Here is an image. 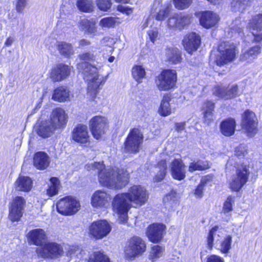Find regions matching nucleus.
<instances>
[{"label":"nucleus","mask_w":262,"mask_h":262,"mask_svg":"<svg viewBox=\"0 0 262 262\" xmlns=\"http://www.w3.org/2000/svg\"><path fill=\"white\" fill-rule=\"evenodd\" d=\"M56 130L49 120L40 122L37 126L36 132L37 135L42 138L51 137Z\"/></svg>","instance_id":"7c9ffc66"},{"label":"nucleus","mask_w":262,"mask_h":262,"mask_svg":"<svg viewBox=\"0 0 262 262\" xmlns=\"http://www.w3.org/2000/svg\"><path fill=\"white\" fill-rule=\"evenodd\" d=\"M79 27L81 31H84L85 34L88 35H95L97 32L96 22L94 19L83 18L81 19L79 23Z\"/></svg>","instance_id":"473e14b6"},{"label":"nucleus","mask_w":262,"mask_h":262,"mask_svg":"<svg viewBox=\"0 0 262 262\" xmlns=\"http://www.w3.org/2000/svg\"><path fill=\"white\" fill-rule=\"evenodd\" d=\"M132 74L134 79L139 83L142 82L146 75L145 69L141 66H135L132 69Z\"/></svg>","instance_id":"37998d69"},{"label":"nucleus","mask_w":262,"mask_h":262,"mask_svg":"<svg viewBox=\"0 0 262 262\" xmlns=\"http://www.w3.org/2000/svg\"><path fill=\"white\" fill-rule=\"evenodd\" d=\"M170 171L172 178L176 180H182L185 177V165L181 159H174L169 161Z\"/></svg>","instance_id":"5701e85b"},{"label":"nucleus","mask_w":262,"mask_h":262,"mask_svg":"<svg viewBox=\"0 0 262 262\" xmlns=\"http://www.w3.org/2000/svg\"><path fill=\"white\" fill-rule=\"evenodd\" d=\"M262 46L259 43L248 49L243 50L240 55L239 60L247 63L252 62L261 53Z\"/></svg>","instance_id":"a878e982"},{"label":"nucleus","mask_w":262,"mask_h":262,"mask_svg":"<svg viewBox=\"0 0 262 262\" xmlns=\"http://www.w3.org/2000/svg\"><path fill=\"white\" fill-rule=\"evenodd\" d=\"M205 186L201 185L198 186L195 189L194 194L196 197L201 198L203 196L204 188Z\"/></svg>","instance_id":"0e129e2a"},{"label":"nucleus","mask_w":262,"mask_h":262,"mask_svg":"<svg viewBox=\"0 0 262 262\" xmlns=\"http://www.w3.org/2000/svg\"><path fill=\"white\" fill-rule=\"evenodd\" d=\"M88 262H110V259L103 252H95L90 256Z\"/></svg>","instance_id":"a18cd8bd"},{"label":"nucleus","mask_w":262,"mask_h":262,"mask_svg":"<svg viewBox=\"0 0 262 262\" xmlns=\"http://www.w3.org/2000/svg\"><path fill=\"white\" fill-rule=\"evenodd\" d=\"M80 58L84 61H91L94 59L95 56L90 53H84L79 55Z\"/></svg>","instance_id":"e2e57ef3"},{"label":"nucleus","mask_w":262,"mask_h":262,"mask_svg":"<svg viewBox=\"0 0 262 262\" xmlns=\"http://www.w3.org/2000/svg\"><path fill=\"white\" fill-rule=\"evenodd\" d=\"M177 81V73L173 70L163 71L158 76L156 84L160 91H168L172 89Z\"/></svg>","instance_id":"1a4fd4ad"},{"label":"nucleus","mask_w":262,"mask_h":262,"mask_svg":"<svg viewBox=\"0 0 262 262\" xmlns=\"http://www.w3.org/2000/svg\"><path fill=\"white\" fill-rule=\"evenodd\" d=\"M77 69L82 72L84 79L88 81V91L91 95L95 96L99 86L104 83L106 78L98 74V68L86 61L77 64Z\"/></svg>","instance_id":"f03ea898"},{"label":"nucleus","mask_w":262,"mask_h":262,"mask_svg":"<svg viewBox=\"0 0 262 262\" xmlns=\"http://www.w3.org/2000/svg\"><path fill=\"white\" fill-rule=\"evenodd\" d=\"M251 2L252 0H232L231 8L233 11L243 12Z\"/></svg>","instance_id":"a19ab883"},{"label":"nucleus","mask_w":262,"mask_h":262,"mask_svg":"<svg viewBox=\"0 0 262 262\" xmlns=\"http://www.w3.org/2000/svg\"><path fill=\"white\" fill-rule=\"evenodd\" d=\"M214 104L210 101H207L204 102L203 107V113L205 121L209 124L213 120V115L212 112L214 110Z\"/></svg>","instance_id":"e433bc0d"},{"label":"nucleus","mask_w":262,"mask_h":262,"mask_svg":"<svg viewBox=\"0 0 262 262\" xmlns=\"http://www.w3.org/2000/svg\"><path fill=\"white\" fill-rule=\"evenodd\" d=\"M112 229L106 220H98L93 222L89 226L90 234L96 239H102L106 236Z\"/></svg>","instance_id":"f8f14e48"},{"label":"nucleus","mask_w":262,"mask_h":262,"mask_svg":"<svg viewBox=\"0 0 262 262\" xmlns=\"http://www.w3.org/2000/svg\"><path fill=\"white\" fill-rule=\"evenodd\" d=\"M177 199V193L176 192L171 190L169 193L167 194L163 199V201L165 203H168L170 202H174Z\"/></svg>","instance_id":"13d9d810"},{"label":"nucleus","mask_w":262,"mask_h":262,"mask_svg":"<svg viewBox=\"0 0 262 262\" xmlns=\"http://www.w3.org/2000/svg\"><path fill=\"white\" fill-rule=\"evenodd\" d=\"M236 168L235 173L231 176L229 181V185L232 191L238 192L248 182L250 172L248 165H237Z\"/></svg>","instance_id":"7ed1b4c3"},{"label":"nucleus","mask_w":262,"mask_h":262,"mask_svg":"<svg viewBox=\"0 0 262 262\" xmlns=\"http://www.w3.org/2000/svg\"><path fill=\"white\" fill-rule=\"evenodd\" d=\"M242 127L249 137H253L258 132V120L255 114L249 110L242 117Z\"/></svg>","instance_id":"9b49d317"},{"label":"nucleus","mask_w":262,"mask_h":262,"mask_svg":"<svg viewBox=\"0 0 262 262\" xmlns=\"http://www.w3.org/2000/svg\"><path fill=\"white\" fill-rule=\"evenodd\" d=\"M130 202L125 193L117 194L113 201V210L120 215L121 223H124L127 221V212L131 207Z\"/></svg>","instance_id":"0eeeda50"},{"label":"nucleus","mask_w":262,"mask_h":262,"mask_svg":"<svg viewBox=\"0 0 262 262\" xmlns=\"http://www.w3.org/2000/svg\"><path fill=\"white\" fill-rule=\"evenodd\" d=\"M90 43H91L90 41L88 40L84 39H81L79 41V47H82L85 46H88V45H90Z\"/></svg>","instance_id":"774afa93"},{"label":"nucleus","mask_w":262,"mask_h":262,"mask_svg":"<svg viewBox=\"0 0 262 262\" xmlns=\"http://www.w3.org/2000/svg\"><path fill=\"white\" fill-rule=\"evenodd\" d=\"M191 3L192 0H173L175 7L181 10L188 8Z\"/></svg>","instance_id":"5fc2aeb1"},{"label":"nucleus","mask_w":262,"mask_h":262,"mask_svg":"<svg viewBox=\"0 0 262 262\" xmlns=\"http://www.w3.org/2000/svg\"><path fill=\"white\" fill-rule=\"evenodd\" d=\"M116 22L115 18L108 17L101 19L99 24L102 28H111L115 25Z\"/></svg>","instance_id":"603ef678"},{"label":"nucleus","mask_w":262,"mask_h":262,"mask_svg":"<svg viewBox=\"0 0 262 262\" xmlns=\"http://www.w3.org/2000/svg\"><path fill=\"white\" fill-rule=\"evenodd\" d=\"M58 50L60 53L66 57H69L74 53L72 45L66 42H59L58 45Z\"/></svg>","instance_id":"ea45409f"},{"label":"nucleus","mask_w":262,"mask_h":262,"mask_svg":"<svg viewBox=\"0 0 262 262\" xmlns=\"http://www.w3.org/2000/svg\"><path fill=\"white\" fill-rule=\"evenodd\" d=\"M234 203V196H229L225 202L223 208V211L226 213L232 210L233 204Z\"/></svg>","instance_id":"864d4df0"},{"label":"nucleus","mask_w":262,"mask_h":262,"mask_svg":"<svg viewBox=\"0 0 262 262\" xmlns=\"http://www.w3.org/2000/svg\"><path fill=\"white\" fill-rule=\"evenodd\" d=\"M59 182L57 178L53 177L50 179V185L47 189V194L51 196L56 195L58 192Z\"/></svg>","instance_id":"49530a36"},{"label":"nucleus","mask_w":262,"mask_h":262,"mask_svg":"<svg viewBox=\"0 0 262 262\" xmlns=\"http://www.w3.org/2000/svg\"><path fill=\"white\" fill-rule=\"evenodd\" d=\"M245 152V148L243 146L240 145L236 147L235 150V156L237 157H241L244 156Z\"/></svg>","instance_id":"69168bd1"},{"label":"nucleus","mask_w":262,"mask_h":262,"mask_svg":"<svg viewBox=\"0 0 262 262\" xmlns=\"http://www.w3.org/2000/svg\"><path fill=\"white\" fill-rule=\"evenodd\" d=\"M71 69L64 64H58L51 70L50 77L54 82L62 81L69 76Z\"/></svg>","instance_id":"6ab92c4d"},{"label":"nucleus","mask_w":262,"mask_h":262,"mask_svg":"<svg viewBox=\"0 0 262 262\" xmlns=\"http://www.w3.org/2000/svg\"><path fill=\"white\" fill-rule=\"evenodd\" d=\"M72 137L73 140L76 142L87 143L90 138L87 126L83 124H78L73 129Z\"/></svg>","instance_id":"cd10ccee"},{"label":"nucleus","mask_w":262,"mask_h":262,"mask_svg":"<svg viewBox=\"0 0 262 262\" xmlns=\"http://www.w3.org/2000/svg\"><path fill=\"white\" fill-rule=\"evenodd\" d=\"M171 99L168 95H165L161 101L158 109V113L163 117L169 116L171 113V108L169 102Z\"/></svg>","instance_id":"4c0bfd02"},{"label":"nucleus","mask_w":262,"mask_h":262,"mask_svg":"<svg viewBox=\"0 0 262 262\" xmlns=\"http://www.w3.org/2000/svg\"><path fill=\"white\" fill-rule=\"evenodd\" d=\"M168 163H169V160L167 159L161 160L158 163L154 170L156 173L154 178L155 182H159L164 179L167 173Z\"/></svg>","instance_id":"2f4dec72"},{"label":"nucleus","mask_w":262,"mask_h":262,"mask_svg":"<svg viewBox=\"0 0 262 262\" xmlns=\"http://www.w3.org/2000/svg\"><path fill=\"white\" fill-rule=\"evenodd\" d=\"M219 54L216 58V64L219 66L232 62L238 53L237 46L230 42H222L218 47Z\"/></svg>","instance_id":"20e7f679"},{"label":"nucleus","mask_w":262,"mask_h":262,"mask_svg":"<svg viewBox=\"0 0 262 262\" xmlns=\"http://www.w3.org/2000/svg\"><path fill=\"white\" fill-rule=\"evenodd\" d=\"M176 130L178 132H181L184 130L185 128V122H180V123H176L175 124Z\"/></svg>","instance_id":"338daca9"},{"label":"nucleus","mask_w":262,"mask_h":262,"mask_svg":"<svg viewBox=\"0 0 262 262\" xmlns=\"http://www.w3.org/2000/svg\"><path fill=\"white\" fill-rule=\"evenodd\" d=\"M219 229V227L215 226L213 227L209 231L207 237V245L208 248L211 249L213 247V237L216 235V232Z\"/></svg>","instance_id":"6e6d98bb"},{"label":"nucleus","mask_w":262,"mask_h":262,"mask_svg":"<svg viewBox=\"0 0 262 262\" xmlns=\"http://www.w3.org/2000/svg\"><path fill=\"white\" fill-rule=\"evenodd\" d=\"M201 43L200 36L194 32L187 34L183 39V45L187 52L192 54L199 48Z\"/></svg>","instance_id":"a211bd4d"},{"label":"nucleus","mask_w":262,"mask_h":262,"mask_svg":"<svg viewBox=\"0 0 262 262\" xmlns=\"http://www.w3.org/2000/svg\"><path fill=\"white\" fill-rule=\"evenodd\" d=\"M56 130L65 128L68 120V115L66 111L60 107L54 109L48 120Z\"/></svg>","instance_id":"ddd939ff"},{"label":"nucleus","mask_w":262,"mask_h":262,"mask_svg":"<svg viewBox=\"0 0 262 262\" xmlns=\"http://www.w3.org/2000/svg\"><path fill=\"white\" fill-rule=\"evenodd\" d=\"M25 200L21 196H16L12 201L9 207V219L11 222H18L23 214Z\"/></svg>","instance_id":"4468645a"},{"label":"nucleus","mask_w":262,"mask_h":262,"mask_svg":"<svg viewBox=\"0 0 262 262\" xmlns=\"http://www.w3.org/2000/svg\"><path fill=\"white\" fill-rule=\"evenodd\" d=\"M209 167V163L207 161H198L195 162H191L189 166V171L193 172L195 170H203Z\"/></svg>","instance_id":"c03bdc74"},{"label":"nucleus","mask_w":262,"mask_h":262,"mask_svg":"<svg viewBox=\"0 0 262 262\" xmlns=\"http://www.w3.org/2000/svg\"><path fill=\"white\" fill-rule=\"evenodd\" d=\"M166 56L167 60L173 64L180 63L182 59L181 52L177 48L167 49Z\"/></svg>","instance_id":"58836bf2"},{"label":"nucleus","mask_w":262,"mask_h":262,"mask_svg":"<svg viewBox=\"0 0 262 262\" xmlns=\"http://www.w3.org/2000/svg\"><path fill=\"white\" fill-rule=\"evenodd\" d=\"M232 242V237L231 235H227L220 243L219 249L223 253H227L231 249V244Z\"/></svg>","instance_id":"de8ad7c7"},{"label":"nucleus","mask_w":262,"mask_h":262,"mask_svg":"<svg viewBox=\"0 0 262 262\" xmlns=\"http://www.w3.org/2000/svg\"><path fill=\"white\" fill-rule=\"evenodd\" d=\"M27 237L29 243L41 247L45 243L46 233L43 229L38 228L30 231Z\"/></svg>","instance_id":"b1692460"},{"label":"nucleus","mask_w":262,"mask_h":262,"mask_svg":"<svg viewBox=\"0 0 262 262\" xmlns=\"http://www.w3.org/2000/svg\"><path fill=\"white\" fill-rule=\"evenodd\" d=\"M165 226L162 224H154L150 225L147 230L146 234L149 241L158 243L163 237Z\"/></svg>","instance_id":"4be33fe9"},{"label":"nucleus","mask_w":262,"mask_h":262,"mask_svg":"<svg viewBox=\"0 0 262 262\" xmlns=\"http://www.w3.org/2000/svg\"><path fill=\"white\" fill-rule=\"evenodd\" d=\"M125 193L130 202L140 205L144 204L148 199L146 189L140 185L133 186Z\"/></svg>","instance_id":"2eb2a0df"},{"label":"nucleus","mask_w":262,"mask_h":262,"mask_svg":"<svg viewBox=\"0 0 262 262\" xmlns=\"http://www.w3.org/2000/svg\"><path fill=\"white\" fill-rule=\"evenodd\" d=\"M146 250L144 241L138 236H133L127 241L124 248L125 257L133 260L141 255Z\"/></svg>","instance_id":"39448f33"},{"label":"nucleus","mask_w":262,"mask_h":262,"mask_svg":"<svg viewBox=\"0 0 262 262\" xmlns=\"http://www.w3.org/2000/svg\"><path fill=\"white\" fill-rule=\"evenodd\" d=\"M143 135L141 130L137 128L131 129L124 142V150L126 153L136 154L141 148Z\"/></svg>","instance_id":"423d86ee"},{"label":"nucleus","mask_w":262,"mask_h":262,"mask_svg":"<svg viewBox=\"0 0 262 262\" xmlns=\"http://www.w3.org/2000/svg\"><path fill=\"white\" fill-rule=\"evenodd\" d=\"M235 126L236 122L234 119L228 118L221 123V132L225 136H230L234 134Z\"/></svg>","instance_id":"72a5a7b5"},{"label":"nucleus","mask_w":262,"mask_h":262,"mask_svg":"<svg viewBox=\"0 0 262 262\" xmlns=\"http://www.w3.org/2000/svg\"><path fill=\"white\" fill-rule=\"evenodd\" d=\"M76 5L81 11L90 13L94 9L92 0H77Z\"/></svg>","instance_id":"79ce46f5"},{"label":"nucleus","mask_w":262,"mask_h":262,"mask_svg":"<svg viewBox=\"0 0 262 262\" xmlns=\"http://www.w3.org/2000/svg\"><path fill=\"white\" fill-rule=\"evenodd\" d=\"M28 0H17L16 9L18 12H21L27 5Z\"/></svg>","instance_id":"bf43d9fd"},{"label":"nucleus","mask_w":262,"mask_h":262,"mask_svg":"<svg viewBox=\"0 0 262 262\" xmlns=\"http://www.w3.org/2000/svg\"><path fill=\"white\" fill-rule=\"evenodd\" d=\"M117 10L122 13L126 14L127 15L130 14L133 12V10L131 8L123 6L122 5H119L117 7Z\"/></svg>","instance_id":"680f3d73"},{"label":"nucleus","mask_w":262,"mask_h":262,"mask_svg":"<svg viewBox=\"0 0 262 262\" xmlns=\"http://www.w3.org/2000/svg\"><path fill=\"white\" fill-rule=\"evenodd\" d=\"M32 186V181L28 177L20 176L15 182V188L18 191L28 192Z\"/></svg>","instance_id":"c9c22d12"},{"label":"nucleus","mask_w":262,"mask_h":262,"mask_svg":"<svg viewBox=\"0 0 262 262\" xmlns=\"http://www.w3.org/2000/svg\"><path fill=\"white\" fill-rule=\"evenodd\" d=\"M237 90L236 85H229L227 87L217 86L214 88L213 94L222 99H230L237 95Z\"/></svg>","instance_id":"aec40b11"},{"label":"nucleus","mask_w":262,"mask_h":262,"mask_svg":"<svg viewBox=\"0 0 262 262\" xmlns=\"http://www.w3.org/2000/svg\"><path fill=\"white\" fill-rule=\"evenodd\" d=\"M206 262H225L224 259L216 255H211L207 257Z\"/></svg>","instance_id":"052dcab7"},{"label":"nucleus","mask_w":262,"mask_h":262,"mask_svg":"<svg viewBox=\"0 0 262 262\" xmlns=\"http://www.w3.org/2000/svg\"><path fill=\"white\" fill-rule=\"evenodd\" d=\"M147 33L150 41L152 43H154L158 38L159 33L157 29L156 28L149 30L147 32Z\"/></svg>","instance_id":"4d7b16f0"},{"label":"nucleus","mask_w":262,"mask_h":262,"mask_svg":"<svg viewBox=\"0 0 262 262\" xmlns=\"http://www.w3.org/2000/svg\"><path fill=\"white\" fill-rule=\"evenodd\" d=\"M164 249L162 247L156 245L152 247L151 251L150 253V258L152 261H155L156 259L162 256Z\"/></svg>","instance_id":"09e8293b"},{"label":"nucleus","mask_w":262,"mask_h":262,"mask_svg":"<svg viewBox=\"0 0 262 262\" xmlns=\"http://www.w3.org/2000/svg\"><path fill=\"white\" fill-rule=\"evenodd\" d=\"M86 168L88 170H97L100 184L110 188L120 189L128 183V171L116 167L106 169L102 162L87 164Z\"/></svg>","instance_id":"f257e3e1"},{"label":"nucleus","mask_w":262,"mask_h":262,"mask_svg":"<svg viewBox=\"0 0 262 262\" xmlns=\"http://www.w3.org/2000/svg\"><path fill=\"white\" fill-rule=\"evenodd\" d=\"M89 125L93 137L98 139L105 132L107 127V120L104 117L97 116L91 119Z\"/></svg>","instance_id":"dca6fc26"},{"label":"nucleus","mask_w":262,"mask_h":262,"mask_svg":"<svg viewBox=\"0 0 262 262\" xmlns=\"http://www.w3.org/2000/svg\"><path fill=\"white\" fill-rule=\"evenodd\" d=\"M171 7V5L170 4L166 6H164L157 13L156 19L159 21L164 20L169 13Z\"/></svg>","instance_id":"3c124183"},{"label":"nucleus","mask_w":262,"mask_h":262,"mask_svg":"<svg viewBox=\"0 0 262 262\" xmlns=\"http://www.w3.org/2000/svg\"><path fill=\"white\" fill-rule=\"evenodd\" d=\"M80 208V204L75 199L68 196L61 199L56 204L57 211L65 215L75 213Z\"/></svg>","instance_id":"9d476101"},{"label":"nucleus","mask_w":262,"mask_h":262,"mask_svg":"<svg viewBox=\"0 0 262 262\" xmlns=\"http://www.w3.org/2000/svg\"><path fill=\"white\" fill-rule=\"evenodd\" d=\"M190 17L182 13H175L170 16L167 20V25L169 28L182 29L190 23Z\"/></svg>","instance_id":"412c9836"},{"label":"nucleus","mask_w":262,"mask_h":262,"mask_svg":"<svg viewBox=\"0 0 262 262\" xmlns=\"http://www.w3.org/2000/svg\"><path fill=\"white\" fill-rule=\"evenodd\" d=\"M246 26H247V23L245 21L241 20V18H236L229 26L230 31L229 34H231V37H239L243 38L245 36L244 29ZM247 29L249 30L248 25H247Z\"/></svg>","instance_id":"bb28decb"},{"label":"nucleus","mask_w":262,"mask_h":262,"mask_svg":"<svg viewBox=\"0 0 262 262\" xmlns=\"http://www.w3.org/2000/svg\"><path fill=\"white\" fill-rule=\"evenodd\" d=\"M96 4L100 10L104 12L109 11L112 5L111 0H96Z\"/></svg>","instance_id":"8fccbe9b"},{"label":"nucleus","mask_w":262,"mask_h":262,"mask_svg":"<svg viewBox=\"0 0 262 262\" xmlns=\"http://www.w3.org/2000/svg\"><path fill=\"white\" fill-rule=\"evenodd\" d=\"M111 196L103 190L96 191L93 195L91 204L95 207H106L109 205Z\"/></svg>","instance_id":"393cba45"},{"label":"nucleus","mask_w":262,"mask_h":262,"mask_svg":"<svg viewBox=\"0 0 262 262\" xmlns=\"http://www.w3.org/2000/svg\"><path fill=\"white\" fill-rule=\"evenodd\" d=\"M36 252L39 257L43 258H57L63 253L62 247L53 242L45 243L42 246L36 249Z\"/></svg>","instance_id":"6e6552de"},{"label":"nucleus","mask_w":262,"mask_h":262,"mask_svg":"<svg viewBox=\"0 0 262 262\" xmlns=\"http://www.w3.org/2000/svg\"><path fill=\"white\" fill-rule=\"evenodd\" d=\"M219 20V15L210 11L203 12L200 19L201 25L205 28H210L215 26Z\"/></svg>","instance_id":"c85d7f7f"},{"label":"nucleus","mask_w":262,"mask_h":262,"mask_svg":"<svg viewBox=\"0 0 262 262\" xmlns=\"http://www.w3.org/2000/svg\"><path fill=\"white\" fill-rule=\"evenodd\" d=\"M70 96L69 89L64 86H60L54 91L52 99L59 102H65L70 100Z\"/></svg>","instance_id":"f704fd0d"},{"label":"nucleus","mask_w":262,"mask_h":262,"mask_svg":"<svg viewBox=\"0 0 262 262\" xmlns=\"http://www.w3.org/2000/svg\"><path fill=\"white\" fill-rule=\"evenodd\" d=\"M249 31L253 39L252 42L259 43L262 41V13L252 17L248 23Z\"/></svg>","instance_id":"f3484780"},{"label":"nucleus","mask_w":262,"mask_h":262,"mask_svg":"<svg viewBox=\"0 0 262 262\" xmlns=\"http://www.w3.org/2000/svg\"><path fill=\"white\" fill-rule=\"evenodd\" d=\"M50 163V157L45 152L38 151L34 154L33 164L37 169L44 170L49 166Z\"/></svg>","instance_id":"c756f323"}]
</instances>
